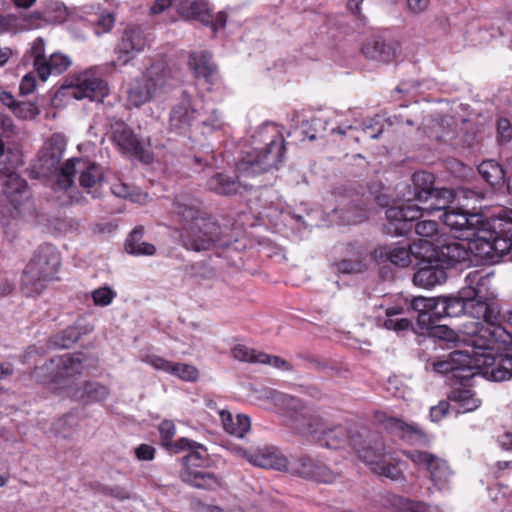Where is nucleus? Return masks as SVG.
Instances as JSON below:
<instances>
[{"mask_svg":"<svg viewBox=\"0 0 512 512\" xmlns=\"http://www.w3.org/2000/svg\"><path fill=\"white\" fill-rule=\"evenodd\" d=\"M254 138V142H257V139L269 140V142L264 147L255 148L242 157L236 166L237 172L241 175L255 176L269 171L276 168L284 157V139L279 134L276 126L263 125L257 130Z\"/></svg>","mask_w":512,"mask_h":512,"instance_id":"nucleus-6","label":"nucleus"},{"mask_svg":"<svg viewBox=\"0 0 512 512\" xmlns=\"http://www.w3.org/2000/svg\"><path fill=\"white\" fill-rule=\"evenodd\" d=\"M85 356L82 353L65 355L59 359V375L63 378L74 377L82 373L84 369Z\"/></svg>","mask_w":512,"mask_h":512,"instance_id":"nucleus-38","label":"nucleus"},{"mask_svg":"<svg viewBox=\"0 0 512 512\" xmlns=\"http://www.w3.org/2000/svg\"><path fill=\"white\" fill-rule=\"evenodd\" d=\"M429 2L430 0H407V6L410 12L420 14L427 9Z\"/></svg>","mask_w":512,"mask_h":512,"instance_id":"nucleus-63","label":"nucleus"},{"mask_svg":"<svg viewBox=\"0 0 512 512\" xmlns=\"http://www.w3.org/2000/svg\"><path fill=\"white\" fill-rule=\"evenodd\" d=\"M71 65V60L68 56L61 53L52 54L49 59H46V63L43 68L47 70V74L43 75L42 71H38V75L42 81H46L52 74L59 75L65 72Z\"/></svg>","mask_w":512,"mask_h":512,"instance_id":"nucleus-40","label":"nucleus"},{"mask_svg":"<svg viewBox=\"0 0 512 512\" xmlns=\"http://www.w3.org/2000/svg\"><path fill=\"white\" fill-rule=\"evenodd\" d=\"M69 89V95L77 100L89 98L102 101L108 95V87L96 68H90L71 76L63 85Z\"/></svg>","mask_w":512,"mask_h":512,"instance_id":"nucleus-11","label":"nucleus"},{"mask_svg":"<svg viewBox=\"0 0 512 512\" xmlns=\"http://www.w3.org/2000/svg\"><path fill=\"white\" fill-rule=\"evenodd\" d=\"M76 175L80 188L87 194H91L93 198L100 196L104 177L102 168L96 163L81 158L68 159L63 163L55 182V190L66 193L72 202L79 201L81 195L74 183Z\"/></svg>","mask_w":512,"mask_h":512,"instance_id":"nucleus-5","label":"nucleus"},{"mask_svg":"<svg viewBox=\"0 0 512 512\" xmlns=\"http://www.w3.org/2000/svg\"><path fill=\"white\" fill-rule=\"evenodd\" d=\"M301 474L306 478H313L323 483H331L336 477L326 465L310 458L301 461Z\"/></svg>","mask_w":512,"mask_h":512,"instance_id":"nucleus-33","label":"nucleus"},{"mask_svg":"<svg viewBox=\"0 0 512 512\" xmlns=\"http://www.w3.org/2000/svg\"><path fill=\"white\" fill-rule=\"evenodd\" d=\"M413 188L407 187L403 193V202L389 207L385 214L396 234L408 231V223L419 219L424 214L432 215L444 211L440 218L451 230L458 232L456 238H470L477 229L487 221L481 213L469 212L461 208H450L456 194L449 188L434 187L433 174L425 171L416 172L412 177Z\"/></svg>","mask_w":512,"mask_h":512,"instance_id":"nucleus-1","label":"nucleus"},{"mask_svg":"<svg viewBox=\"0 0 512 512\" xmlns=\"http://www.w3.org/2000/svg\"><path fill=\"white\" fill-rule=\"evenodd\" d=\"M12 112L14 115L23 120H30L39 114V108L36 104L29 101L17 102Z\"/></svg>","mask_w":512,"mask_h":512,"instance_id":"nucleus-47","label":"nucleus"},{"mask_svg":"<svg viewBox=\"0 0 512 512\" xmlns=\"http://www.w3.org/2000/svg\"><path fill=\"white\" fill-rule=\"evenodd\" d=\"M171 73L164 62L153 63L139 78L134 79L127 89V101L134 107H140L151 101L170 79Z\"/></svg>","mask_w":512,"mask_h":512,"instance_id":"nucleus-8","label":"nucleus"},{"mask_svg":"<svg viewBox=\"0 0 512 512\" xmlns=\"http://www.w3.org/2000/svg\"><path fill=\"white\" fill-rule=\"evenodd\" d=\"M223 429L230 435L243 438L250 430V419L244 414L233 416L230 411L220 409L218 411Z\"/></svg>","mask_w":512,"mask_h":512,"instance_id":"nucleus-31","label":"nucleus"},{"mask_svg":"<svg viewBox=\"0 0 512 512\" xmlns=\"http://www.w3.org/2000/svg\"><path fill=\"white\" fill-rule=\"evenodd\" d=\"M260 353L243 344H237L231 349V355L235 360L248 363H260Z\"/></svg>","mask_w":512,"mask_h":512,"instance_id":"nucleus-43","label":"nucleus"},{"mask_svg":"<svg viewBox=\"0 0 512 512\" xmlns=\"http://www.w3.org/2000/svg\"><path fill=\"white\" fill-rule=\"evenodd\" d=\"M20 17V31L33 29L39 26L41 21L40 12H32L30 14H23Z\"/></svg>","mask_w":512,"mask_h":512,"instance_id":"nucleus-54","label":"nucleus"},{"mask_svg":"<svg viewBox=\"0 0 512 512\" xmlns=\"http://www.w3.org/2000/svg\"><path fill=\"white\" fill-rule=\"evenodd\" d=\"M173 205L174 213L183 222L179 237L186 249L200 252L230 243L217 222L200 209L197 199L180 195Z\"/></svg>","mask_w":512,"mask_h":512,"instance_id":"nucleus-4","label":"nucleus"},{"mask_svg":"<svg viewBox=\"0 0 512 512\" xmlns=\"http://www.w3.org/2000/svg\"><path fill=\"white\" fill-rule=\"evenodd\" d=\"M307 433L323 447L329 449H340L346 445L351 446L352 436L358 433H351L347 427L343 425H324L317 424L316 427L309 425Z\"/></svg>","mask_w":512,"mask_h":512,"instance_id":"nucleus-14","label":"nucleus"},{"mask_svg":"<svg viewBox=\"0 0 512 512\" xmlns=\"http://www.w3.org/2000/svg\"><path fill=\"white\" fill-rule=\"evenodd\" d=\"M183 15L188 19L199 21L203 25L212 23V8L205 0L190 2L184 9Z\"/></svg>","mask_w":512,"mask_h":512,"instance_id":"nucleus-39","label":"nucleus"},{"mask_svg":"<svg viewBox=\"0 0 512 512\" xmlns=\"http://www.w3.org/2000/svg\"><path fill=\"white\" fill-rule=\"evenodd\" d=\"M360 129L367 137L377 139L383 132V125L378 118H373L363 122Z\"/></svg>","mask_w":512,"mask_h":512,"instance_id":"nucleus-52","label":"nucleus"},{"mask_svg":"<svg viewBox=\"0 0 512 512\" xmlns=\"http://www.w3.org/2000/svg\"><path fill=\"white\" fill-rule=\"evenodd\" d=\"M175 425L173 422L169 420H164L159 425V432L161 435V438L164 442V445H168V441L172 439V437L175 434Z\"/></svg>","mask_w":512,"mask_h":512,"instance_id":"nucleus-60","label":"nucleus"},{"mask_svg":"<svg viewBox=\"0 0 512 512\" xmlns=\"http://www.w3.org/2000/svg\"><path fill=\"white\" fill-rule=\"evenodd\" d=\"M493 250L496 262L506 254H512V239L504 236H499L493 231Z\"/></svg>","mask_w":512,"mask_h":512,"instance_id":"nucleus-45","label":"nucleus"},{"mask_svg":"<svg viewBox=\"0 0 512 512\" xmlns=\"http://www.w3.org/2000/svg\"><path fill=\"white\" fill-rule=\"evenodd\" d=\"M143 228H135L126 240L125 249L132 255H153L156 248L153 244L142 241Z\"/></svg>","mask_w":512,"mask_h":512,"instance_id":"nucleus-36","label":"nucleus"},{"mask_svg":"<svg viewBox=\"0 0 512 512\" xmlns=\"http://www.w3.org/2000/svg\"><path fill=\"white\" fill-rule=\"evenodd\" d=\"M448 400L457 413L475 411L482 404L481 399L476 396V393L465 386L453 389L448 396Z\"/></svg>","mask_w":512,"mask_h":512,"instance_id":"nucleus-28","label":"nucleus"},{"mask_svg":"<svg viewBox=\"0 0 512 512\" xmlns=\"http://www.w3.org/2000/svg\"><path fill=\"white\" fill-rule=\"evenodd\" d=\"M451 406L450 401H440L437 406L430 409V417L432 421L437 422L441 420L449 411Z\"/></svg>","mask_w":512,"mask_h":512,"instance_id":"nucleus-58","label":"nucleus"},{"mask_svg":"<svg viewBox=\"0 0 512 512\" xmlns=\"http://www.w3.org/2000/svg\"><path fill=\"white\" fill-rule=\"evenodd\" d=\"M492 273L474 270L465 277V285L458 292L465 301L468 320L462 323L467 341L477 347H491L495 342H508L511 334L500 325V308L493 301Z\"/></svg>","mask_w":512,"mask_h":512,"instance_id":"nucleus-2","label":"nucleus"},{"mask_svg":"<svg viewBox=\"0 0 512 512\" xmlns=\"http://www.w3.org/2000/svg\"><path fill=\"white\" fill-rule=\"evenodd\" d=\"M497 133L501 141H510L512 139V125L506 118H500L497 122Z\"/></svg>","mask_w":512,"mask_h":512,"instance_id":"nucleus-56","label":"nucleus"},{"mask_svg":"<svg viewBox=\"0 0 512 512\" xmlns=\"http://www.w3.org/2000/svg\"><path fill=\"white\" fill-rule=\"evenodd\" d=\"M111 140L122 153L144 163L152 161L151 152L140 143L134 132L124 122L116 121L111 125Z\"/></svg>","mask_w":512,"mask_h":512,"instance_id":"nucleus-13","label":"nucleus"},{"mask_svg":"<svg viewBox=\"0 0 512 512\" xmlns=\"http://www.w3.org/2000/svg\"><path fill=\"white\" fill-rule=\"evenodd\" d=\"M388 425L392 430L402 432L401 436L403 438H411L412 436L418 437L423 435L421 429L418 428L417 426L413 424H407L404 421L397 418H391L388 421Z\"/></svg>","mask_w":512,"mask_h":512,"instance_id":"nucleus-44","label":"nucleus"},{"mask_svg":"<svg viewBox=\"0 0 512 512\" xmlns=\"http://www.w3.org/2000/svg\"><path fill=\"white\" fill-rule=\"evenodd\" d=\"M20 31V17L15 14H0V33H17Z\"/></svg>","mask_w":512,"mask_h":512,"instance_id":"nucleus-51","label":"nucleus"},{"mask_svg":"<svg viewBox=\"0 0 512 512\" xmlns=\"http://www.w3.org/2000/svg\"><path fill=\"white\" fill-rule=\"evenodd\" d=\"M438 230V224L432 220L420 221L415 225V232L417 235L423 237L422 240L433 241V237Z\"/></svg>","mask_w":512,"mask_h":512,"instance_id":"nucleus-50","label":"nucleus"},{"mask_svg":"<svg viewBox=\"0 0 512 512\" xmlns=\"http://www.w3.org/2000/svg\"><path fill=\"white\" fill-rule=\"evenodd\" d=\"M0 131L3 132V134L6 137L14 136L17 134V128L13 123V120L4 114L0 113Z\"/></svg>","mask_w":512,"mask_h":512,"instance_id":"nucleus-59","label":"nucleus"},{"mask_svg":"<svg viewBox=\"0 0 512 512\" xmlns=\"http://www.w3.org/2000/svg\"><path fill=\"white\" fill-rule=\"evenodd\" d=\"M91 296L96 306L105 307L112 303L113 299L116 297V292L110 287L104 286L93 290Z\"/></svg>","mask_w":512,"mask_h":512,"instance_id":"nucleus-48","label":"nucleus"},{"mask_svg":"<svg viewBox=\"0 0 512 512\" xmlns=\"http://www.w3.org/2000/svg\"><path fill=\"white\" fill-rule=\"evenodd\" d=\"M15 169L0 168V175L5 178L3 192L17 215L22 218H33L35 216V205L31 200L30 190L27 182L15 172Z\"/></svg>","mask_w":512,"mask_h":512,"instance_id":"nucleus-10","label":"nucleus"},{"mask_svg":"<svg viewBox=\"0 0 512 512\" xmlns=\"http://www.w3.org/2000/svg\"><path fill=\"white\" fill-rule=\"evenodd\" d=\"M199 104V101H192L191 97L184 92L180 102L170 112V128L183 133L188 131L193 124L196 125Z\"/></svg>","mask_w":512,"mask_h":512,"instance_id":"nucleus-17","label":"nucleus"},{"mask_svg":"<svg viewBox=\"0 0 512 512\" xmlns=\"http://www.w3.org/2000/svg\"><path fill=\"white\" fill-rule=\"evenodd\" d=\"M411 308L419 313V323H423L427 326L431 308V298L423 296L414 297L411 301Z\"/></svg>","mask_w":512,"mask_h":512,"instance_id":"nucleus-46","label":"nucleus"},{"mask_svg":"<svg viewBox=\"0 0 512 512\" xmlns=\"http://www.w3.org/2000/svg\"><path fill=\"white\" fill-rule=\"evenodd\" d=\"M135 454L139 460L150 461L155 456V449L148 444H141L135 449Z\"/></svg>","mask_w":512,"mask_h":512,"instance_id":"nucleus-61","label":"nucleus"},{"mask_svg":"<svg viewBox=\"0 0 512 512\" xmlns=\"http://www.w3.org/2000/svg\"><path fill=\"white\" fill-rule=\"evenodd\" d=\"M188 65L197 79H203L207 84L213 85L219 80L217 65L212 55L207 51H194L189 55Z\"/></svg>","mask_w":512,"mask_h":512,"instance_id":"nucleus-22","label":"nucleus"},{"mask_svg":"<svg viewBox=\"0 0 512 512\" xmlns=\"http://www.w3.org/2000/svg\"><path fill=\"white\" fill-rule=\"evenodd\" d=\"M420 259L422 260L421 266L413 277L415 285L423 288H430L446 281L447 275L443 266H440L438 262H436V265H433V258Z\"/></svg>","mask_w":512,"mask_h":512,"instance_id":"nucleus-25","label":"nucleus"},{"mask_svg":"<svg viewBox=\"0 0 512 512\" xmlns=\"http://www.w3.org/2000/svg\"><path fill=\"white\" fill-rule=\"evenodd\" d=\"M172 447L174 452L183 450L189 451V453L182 458V469H193L195 467H199L204 463L207 457V450L202 444L187 438L179 439L172 445Z\"/></svg>","mask_w":512,"mask_h":512,"instance_id":"nucleus-26","label":"nucleus"},{"mask_svg":"<svg viewBox=\"0 0 512 512\" xmlns=\"http://www.w3.org/2000/svg\"><path fill=\"white\" fill-rule=\"evenodd\" d=\"M260 363L261 364H268L273 367L283 369V370H290L291 365L284 359L278 357V356H272L266 353H260Z\"/></svg>","mask_w":512,"mask_h":512,"instance_id":"nucleus-55","label":"nucleus"},{"mask_svg":"<svg viewBox=\"0 0 512 512\" xmlns=\"http://www.w3.org/2000/svg\"><path fill=\"white\" fill-rule=\"evenodd\" d=\"M399 464V462H395L393 458L387 457L385 454L381 463L373 467V471L391 480H399L403 478V471Z\"/></svg>","mask_w":512,"mask_h":512,"instance_id":"nucleus-41","label":"nucleus"},{"mask_svg":"<svg viewBox=\"0 0 512 512\" xmlns=\"http://www.w3.org/2000/svg\"><path fill=\"white\" fill-rule=\"evenodd\" d=\"M64 152V141L58 135H53L43 146L39 156V169L43 174L60 172V161Z\"/></svg>","mask_w":512,"mask_h":512,"instance_id":"nucleus-20","label":"nucleus"},{"mask_svg":"<svg viewBox=\"0 0 512 512\" xmlns=\"http://www.w3.org/2000/svg\"><path fill=\"white\" fill-rule=\"evenodd\" d=\"M363 53L366 58L382 63H389L395 57V49L393 46L379 40L365 44Z\"/></svg>","mask_w":512,"mask_h":512,"instance_id":"nucleus-35","label":"nucleus"},{"mask_svg":"<svg viewBox=\"0 0 512 512\" xmlns=\"http://www.w3.org/2000/svg\"><path fill=\"white\" fill-rule=\"evenodd\" d=\"M31 55L33 56V65L35 70L42 71L43 75H46L48 72L43 68V65L46 63L45 57V41L43 38L39 37L35 39L31 46Z\"/></svg>","mask_w":512,"mask_h":512,"instance_id":"nucleus-42","label":"nucleus"},{"mask_svg":"<svg viewBox=\"0 0 512 512\" xmlns=\"http://www.w3.org/2000/svg\"><path fill=\"white\" fill-rule=\"evenodd\" d=\"M478 172L492 187L501 188L506 181L503 167L495 160H485L478 166Z\"/></svg>","mask_w":512,"mask_h":512,"instance_id":"nucleus-34","label":"nucleus"},{"mask_svg":"<svg viewBox=\"0 0 512 512\" xmlns=\"http://www.w3.org/2000/svg\"><path fill=\"white\" fill-rule=\"evenodd\" d=\"M60 256L52 245L40 246L27 264L22 276V290L27 296L41 293L49 281L56 278Z\"/></svg>","mask_w":512,"mask_h":512,"instance_id":"nucleus-7","label":"nucleus"},{"mask_svg":"<svg viewBox=\"0 0 512 512\" xmlns=\"http://www.w3.org/2000/svg\"><path fill=\"white\" fill-rule=\"evenodd\" d=\"M142 361L156 370L164 371L184 381H196L199 377V372L193 365L172 362L158 355H146Z\"/></svg>","mask_w":512,"mask_h":512,"instance_id":"nucleus-19","label":"nucleus"},{"mask_svg":"<svg viewBox=\"0 0 512 512\" xmlns=\"http://www.w3.org/2000/svg\"><path fill=\"white\" fill-rule=\"evenodd\" d=\"M462 330V327L460 328ZM461 336L457 335L454 330L450 329L447 325H438L434 328V335L439 337L442 340L448 341V342H455V341H461L466 346L467 344L463 341V333L460 331Z\"/></svg>","mask_w":512,"mask_h":512,"instance_id":"nucleus-53","label":"nucleus"},{"mask_svg":"<svg viewBox=\"0 0 512 512\" xmlns=\"http://www.w3.org/2000/svg\"><path fill=\"white\" fill-rule=\"evenodd\" d=\"M351 447L358 457L372 468L381 463L386 454L382 439L371 433H358L352 436Z\"/></svg>","mask_w":512,"mask_h":512,"instance_id":"nucleus-15","label":"nucleus"},{"mask_svg":"<svg viewBox=\"0 0 512 512\" xmlns=\"http://www.w3.org/2000/svg\"><path fill=\"white\" fill-rule=\"evenodd\" d=\"M461 313H466L465 301L461 300L460 296L456 297H437L431 298V308L427 322V328L430 325L443 318V317H454Z\"/></svg>","mask_w":512,"mask_h":512,"instance_id":"nucleus-23","label":"nucleus"},{"mask_svg":"<svg viewBox=\"0 0 512 512\" xmlns=\"http://www.w3.org/2000/svg\"><path fill=\"white\" fill-rule=\"evenodd\" d=\"M67 393L74 400L89 404L106 400L110 395V389L97 381H85L73 383L68 387Z\"/></svg>","mask_w":512,"mask_h":512,"instance_id":"nucleus-21","label":"nucleus"},{"mask_svg":"<svg viewBox=\"0 0 512 512\" xmlns=\"http://www.w3.org/2000/svg\"><path fill=\"white\" fill-rule=\"evenodd\" d=\"M405 455L415 465L429 472V478L437 489L441 490L449 486L453 473L445 460L419 450L408 451Z\"/></svg>","mask_w":512,"mask_h":512,"instance_id":"nucleus-12","label":"nucleus"},{"mask_svg":"<svg viewBox=\"0 0 512 512\" xmlns=\"http://www.w3.org/2000/svg\"><path fill=\"white\" fill-rule=\"evenodd\" d=\"M488 221L485 222L481 228L471 234L468 240L469 250L471 251V259L476 262L495 263V256L493 250V231L488 228Z\"/></svg>","mask_w":512,"mask_h":512,"instance_id":"nucleus-18","label":"nucleus"},{"mask_svg":"<svg viewBox=\"0 0 512 512\" xmlns=\"http://www.w3.org/2000/svg\"><path fill=\"white\" fill-rule=\"evenodd\" d=\"M499 446L504 450H512V431H505L497 436Z\"/></svg>","mask_w":512,"mask_h":512,"instance_id":"nucleus-64","label":"nucleus"},{"mask_svg":"<svg viewBox=\"0 0 512 512\" xmlns=\"http://www.w3.org/2000/svg\"><path fill=\"white\" fill-rule=\"evenodd\" d=\"M36 80L35 77L31 74H26L20 83V92L24 95H27L35 89Z\"/></svg>","mask_w":512,"mask_h":512,"instance_id":"nucleus-62","label":"nucleus"},{"mask_svg":"<svg viewBox=\"0 0 512 512\" xmlns=\"http://www.w3.org/2000/svg\"><path fill=\"white\" fill-rule=\"evenodd\" d=\"M424 240L413 242L407 247L381 248L379 256L386 257L391 263L400 267H407L411 263V256L415 258H426L423 246Z\"/></svg>","mask_w":512,"mask_h":512,"instance_id":"nucleus-24","label":"nucleus"},{"mask_svg":"<svg viewBox=\"0 0 512 512\" xmlns=\"http://www.w3.org/2000/svg\"><path fill=\"white\" fill-rule=\"evenodd\" d=\"M467 344L466 349H458L451 352L447 359L433 363V369L438 373H451L454 378L460 380L472 379L477 375L484 378L502 382L511 378L508 354H498L496 351L500 345H508L512 339L506 343L495 342L491 347H477L469 343L463 337Z\"/></svg>","mask_w":512,"mask_h":512,"instance_id":"nucleus-3","label":"nucleus"},{"mask_svg":"<svg viewBox=\"0 0 512 512\" xmlns=\"http://www.w3.org/2000/svg\"><path fill=\"white\" fill-rule=\"evenodd\" d=\"M180 479L198 489L216 490L222 486V479L216 474L196 469H182Z\"/></svg>","mask_w":512,"mask_h":512,"instance_id":"nucleus-27","label":"nucleus"},{"mask_svg":"<svg viewBox=\"0 0 512 512\" xmlns=\"http://www.w3.org/2000/svg\"><path fill=\"white\" fill-rule=\"evenodd\" d=\"M224 123L214 104H199L196 127L206 135L222 129Z\"/></svg>","mask_w":512,"mask_h":512,"instance_id":"nucleus-29","label":"nucleus"},{"mask_svg":"<svg viewBox=\"0 0 512 512\" xmlns=\"http://www.w3.org/2000/svg\"><path fill=\"white\" fill-rule=\"evenodd\" d=\"M111 191L117 197L130 198L134 202H142L148 197L145 193H131L130 187L122 182L114 183L111 187Z\"/></svg>","mask_w":512,"mask_h":512,"instance_id":"nucleus-49","label":"nucleus"},{"mask_svg":"<svg viewBox=\"0 0 512 512\" xmlns=\"http://www.w3.org/2000/svg\"><path fill=\"white\" fill-rule=\"evenodd\" d=\"M147 40L144 32L139 27L126 28L115 48L117 63L125 65L144 51Z\"/></svg>","mask_w":512,"mask_h":512,"instance_id":"nucleus-16","label":"nucleus"},{"mask_svg":"<svg viewBox=\"0 0 512 512\" xmlns=\"http://www.w3.org/2000/svg\"><path fill=\"white\" fill-rule=\"evenodd\" d=\"M241 177H248L247 175H241L238 172L237 179L226 175L224 173H217L213 175L207 181V187L210 191H213L219 195H232L236 194L242 186Z\"/></svg>","mask_w":512,"mask_h":512,"instance_id":"nucleus-32","label":"nucleus"},{"mask_svg":"<svg viewBox=\"0 0 512 512\" xmlns=\"http://www.w3.org/2000/svg\"><path fill=\"white\" fill-rule=\"evenodd\" d=\"M385 318L382 320L379 318V325L383 326L388 330L395 332L408 330L411 326L410 320L407 318H395L403 313V308L400 306H392L384 308Z\"/></svg>","mask_w":512,"mask_h":512,"instance_id":"nucleus-37","label":"nucleus"},{"mask_svg":"<svg viewBox=\"0 0 512 512\" xmlns=\"http://www.w3.org/2000/svg\"><path fill=\"white\" fill-rule=\"evenodd\" d=\"M404 512H433L431 507L423 502H415L408 499H401Z\"/></svg>","mask_w":512,"mask_h":512,"instance_id":"nucleus-57","label":"nucleus"},{"mask_svg":"<svg viewBox=\"0 0 512 512\" xmlns=\"http://www.w3.org/2000/svg\"><path fill=\"white\" fill-rule=\"evenodd\" d=\"M243 456L250 463L261 468L281 470L287 465V460L284 456L269 449H259L255 452L243 451Z\"/></svg>","mask_w":512,"mask_h":512,"instance_id":"nucleus-30","label":"nucleus"},{"mask_svg":"<svg viewBox=\"0 0 512 512\" xmlns=\"http://www.w3.org/2000/svg\"><path fill=\"white\" fill-rule=\"evenodd\" d=\"M456 237L446 239L437 244L434 241L424 240L423 246L426 258H433L440 266L452 267L459 263L473 262L468 240Z\"/></svg>","mask_w":512,"mask_h":512,"instance_id":"nucleus-9","label":"nucleus"}]
</instances>
